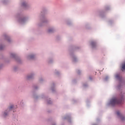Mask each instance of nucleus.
Masks as SVG:
<instances>
[{
  "mask_svg": "<svg viewBox=\"0 0 125 125\" xmlns=\"http://www.w3.org/2000/svg\"><path fill=\"white\" fill-rule=\"evenodd\" d=\"M122 99L123 96H122L121 98L120 99L116 97L112 98V99L110 100L109 104L112 106H114V105H116V104H121V103H122Z\"/></svg>",
  "mask_w": 125,
  "mask_h": 125,
  "instance_id": "nucleus-1",
  "label": "nucleus"
},
{
  "mask_svg": "<svg viewBox=\"0 0 125 125\" xmlns=\"http://www.w3.org/2000/svg\"><path fill=\"white\" fill-rule=\"evenodd\" d=\"M21 6L23 7V8H25L26 9L29 8L30 5L28 2L26 0H22L21 2Z\"/></svg>",
  "mask_w": 125,
  "mask_h": 125,
  "instance_id": "nucleus-2",
  "label": "nucleus"
},
{
  "mask_svg": "<svg viewBox=\"0 0 125 125\" xmlns=\"http://www.w3.org/2000/svg\"><path fill=\"white\" fill-rule=\"evenodd\" d=\"M18 21L20 24H21V25H23L28 21V18L27 17H24L23 18H20L18 19Z\"/></svg>",
  "mask_w": 125,
  "mask_h": 125,
  "instance_id": "nucleus-3",
  "label": "nucleus"
},
{
  "mask_svg": "<svg viewBox=\"0 0 125 125\" xmlns=\"http://www.w3.org/2000/svg\"><path fill=\"white\" fill-rule=\"evenodd\" d=\"M36 56L37 55L35 54L31 53L28 54L26 56V58L27 60H33V59H35V58H36Z\"/></svg>",
  "mask_w": 125,
  "mask_h": 125,
  "instance_id": "nucleus-4",
  "label": "nucleus"
},
{
  "mask_svg": "<svg viewBox=\"0 0 125 125\" xmlns=\"http://www.w3.org/2000/svg\"><path fill=\"white\" fill-rule=\"evenodd\" d=\"M117 117H118V118L119 119H120V120H121V121H125V117L123 115V114H121V112H120L119 111H117L116 112Z\"/></svg>",
  "mask_w": 125,
  "mask_h": 125,
  "instance_id": "nucleus-5",
  "label": "nucleus"
},
{
  "mask_svg": "<svg viewBox=\"0 0 125 125\" xmlns=\"http://www.w3.org/2000/svg\"><path fill=\"white\" fill-rule=\"evenodd\" d=\"M35 76H36V73L35 72H32L26 76V78L27 80H32V79L35 78Z\"/></svg>",
  "mask_w": 125,
  "mask_h": 125,
  "instance_id": "nucleus-6",
  "label": "nucleus"
},
{
  "mask_svg": "<svg viewBox=\"0 0 125 125\" xmlns=\"http://www.w3.org/2000/svg\"><path fill=\"white\" fill-rule=\"evenodd\" d=\"M10 111H8V110L7 109L5 111H4L2 113V116L4 118H6V117H7L8 115H9V112Z\"/></svg>",
  "mask_w": 125,
  "mask_h": 125,
  "instance_id": "nucleus-7",
  "label": "nucleus"
},
{
  "mask_svg": "<svg viewBox=\"0 0 125 125\" xmlns=\"http://www.w3.org/2000/svg\"><path fill=\"white\" fill-rule=\"evenodd\" d=\"M55 31V28L54 27H49L47 29V33L48 34H50L51 33H53Z\"/></svg>",
  "mask_w": 125,
  "mask_h": 125,
  "instance_id": "nucleus-8",
  "label": "nucleus"
},
{
  "mask_svg": "<svg viewBox=\"0 0 125 125\" xmlns=\"http://www.w3.org/2000/svg\"><path fill=\"white\" fill-rule=\"evenodd\" d=\"M4 38L5 39V40H6L8 42H12L11 38H10V37L6 34L4 35Z\"/></svg>",
  "mask_w": 125,
  "mask_h": 125,
  "instance_id": "nucleus-9",
  "label": "nucleus"
},
{
  "mask_svg": "<svg viewBox=\"0 0 125 125\" xmlns=\"http://www.w3.org/2000/svg\"><path fill=\"white\" fill-rule=\"evenodd\" d=\"M13 109H14V104H10L8 107V108H7L8 111H9V112H10V111H12Z\"/></svg>",
  "mask_w": 125,
  "mask_h": 125,
  "instance_id": "nucleus-10",
  "label": "nucleus"
},
{
  "mask_svg": "<svg viewBox=\"0 0 125 125\" xmlns=\"http://www.w3.org/2000/svg\"><path fill=\"white\" fill-rule=\"evenodd\" d=\"M16 56H17V55H16V54L15 53H11L10 54V57L11 58H14L15 59L16 58Z\"/></svg>",
  "mask_w": 125,
  "mask_h": 125,
  "instance_id": "nucleus-11",
  "label": "nucleus"
},
{
  "mask_svg": "<svg viewBox=\"0 0 125 125\" xmlns=\"http://www.w3.org/2000/svg\"><path fill=\"white\" fill-rule=\"evenodd\" d=\"M91 45L92 47H95L96 46V43L95 42L92 41L91 42Z\"/></svg>",
  "mask_w": 125,
  "mask_h": 125,
  "instance_id": "nucleus-12",
  "label": "nucleus"
},
{
  "mask_svg": "<svg viewBox=\"0 0 125 125\" xmlns=\"http://www.w3.org/2000/svg\"><path fill=\"white\" fill-rule=\"evenodd\" d=\"M42 23H47V20L46 18H43L42 19Z\"/></svg>",
  "mask_w": 125,
  "mask_h": 125,
  "instance_id": "nucleus-13",
  "label": "nucleus"
},
{
  "mask_svg": "<svg viewBox=\"0 0 125 125\" xmlns=\"http://www.w3.org/2000/svg\"><path fill=\"white\" fill-rule=\"evenodd\" d=\"M18 70H19V67L18 66H14L13 67V71H14L15 72H16V71H18Z\"/></svg>",
  "mask_w": 125,
  "mask_h": 125,
  "instance_id": "nucleus-14",
  "label": "nucleus"
},
{
  "mask_svg": "<svg viewBox=\"0 0 125 125\" xmlns=\"http://www.w3.org/2000/svg\"><path fill=\"white\" fill-rule=\"evenodd\" d=\"M72 59L74 62H77V60H78V59H77V57H73Z\"/></svg>",
  "mask_w": 125,
  "mask_h": 125,
  "instance_id": "nucleus-15",
  "label": "nucleus"
},
{
  "mask_svg": "<svg viewBox=\"0 0 125 125\" xmlns=\"http://www.w3.org/2000/svg\"><path fill=\"white\" fill-rule=\"evenodd\" d=\"M4 47V45L0 44V50H1V49H3Z\"/></svg>",
  "mask_w": 125,
  "mask_h": 125,
  "instance_id": "nucleus-16",
  "label": "nucleus"
},
{
  "mask_svg": "<svg viewBox=\"0 0 125 125\" xmlns=\"http://www.w3.org/2000/svg\"><path fill=\"white\" fill-rule=\"evenodd\" d=\"M39 81H40V83H42V82H43V79H42V78H40V79H39Z\"/></svg>",
  "mask_w": 125,
  "mask_h": 125,
  "instance_id": "nucleus-17",
  "label": "nucleus"
},
{
  "mask_svg": "<svg viewBox=\"0 0 125 125\" xmlns=\"http://www.w3.org/2000/svg\"><path fill=\"white\" fill-rule=\"evenodd\" d=\"M115 78L116 79H119V78H120V75L119 74H117L115 76Z\"/></svg>",
  "mask_w": 125,
  "mask_h": 125,
  "instance_id": "nucleus-18",
  "label": "nucleus"
},
{
  "mask_svg": "<svg viewBox=\"0 0 125 125\" xmlns=\"http://www.w3.org/2000/svg\"><path fill=\"white\" fill-rule=\"evenodd\" d=\"M48 104H51V101H50V102H48Z\"/></svg>",
  "mask_w": 125,
  "mask_h": 125,
  "instance_id": "nucleus-19",
  "label": "nucleus"
},
{
  "mask_svg": "<svg viewBox=\"0 0 125 125\" xmlns=\"http://www.w3.org/2000/svg\"><path fill=\"white\" fill-rule=\"evenodd\" d=\"M67 120H68V122H69L70 117H67Z\"/></svg>",
  "mask_w": 125,
  "mask_h": 125,
  "instance_id": "nucleus-20",
  "label": "nucleus"
},
{
  "mask_svg": "<svg viewBox=\"0 0 125 125\" xmlns=\"http://www.w3.org/2000/svg\"><path fill=\"white\" fill-rule=\"evenodd\" d=\"M51 61H52V60H51V61H49L48 62H49V63H51Z\"/></svg>",
  "mask_w": 125,
  "mask_h": 125,
  "instance_id": "nucleus-21",
  "label": "nucleus"
},
{
  "mask_svg": "<svg viewBox=\"0 0 125 125\" xmlns=\"http://www.w3.org/2000/svg\"><path fill=\"white\" fill-rule=\"evenodd\" d=\"M107 79H108V77H106V78L105 79V81H107Z\"/></svg>",
  "mask_w": 125,
  "mask_h": 125,
  "instance_id": "nucleus-22",
  "label": "nucleus"
},
{
  "mask_svg": "<svg viewBox=\"0 0 125 125\" xmlns=\"http://www.w3.org/2000/svg\"><path fill=\"white\" fill-rule=\"evenodd\" d=\"M1 70V66H0V71Z\"/></svg>",
  "mask_w": 125,
  "mask_h": 125,
  "instance_id": "nucleus-23",
  "label": "nucleus"
},
{
  "mask_svg": "<svg viewBox=\"0 0 125 125\" xmlns=\"http://www.w3.org/2000/svg\"><path fill=\"white\" fill-rule=\"evenodd\" d=\"M34 97L35 99H36L37 98V97H36V96H34Z\"/></svg>",
  "mask_w": 125,
  "mask_h": 125,
  "instance_id": "nucleus-24",
  "label": "nucleus"
},
{
  "mask_svg": "<svg viewBox=\"0 0 125 125\" xmlns=\"http://www.w3.org/2000/svg\"><path fill=\"white\" fill-rule=\"evenodd\" d=\"M78 72H80V70H78Z\"/></svg>",
  "mask_w": 125,
  "mask_h": 125,
  "instance_id": "nucleus-25",
  "label": "nucleus"
}]
</instances>
